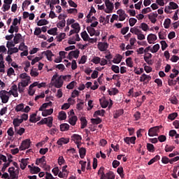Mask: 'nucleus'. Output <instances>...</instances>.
I'll list each match as a JSON object with an SVG mask.
<instances>
[{"instance_id": "ea45409f", "label": "nucleus", "mask_w": 179, "mask_h": 179, "mask_svg": "<svg viewBox=\"0 0 179 179\" xmlns=\"http://www.w3.org/2000/svg\"><path fill=\"white\" fill-rule=\"evenodd\" d=\"M66 36V34L65 33H60L59 34V36H57V41H58L59 43H61V41H62V40H64V38H65V37Z\"/></svg>"}, {"instance_id": "de8ad7c7", "label": "nucleus", "mask_w": 179, "mask_h": 179, "mask_svg": "<svg viewBox=\"0 0 179 179\" xmlns=\"http://www.w3.org/2000/svg\"><path fill=\"white\" fill-rule=\"evenodd\" d=\"M117 173L120 176L121 178H124L125 175L124 174V168L122 166L117 168Z\"/></svg>"}, {"instance_id": "6ab92c4d", "label": "nucleus", "mask_w": 179, "mask_h": 179, "mask_svg": "<svg viewBox=\"0 0 179 179\" xmlns=\"http://www.w3.org/2000/svg\"><path fill=\"white\" fill-rule=\"evenodd\" d=\"M54 113V109L50 108V109H45L42 112V115L43 117H48V115H51Z\"/></svg>"}, {"instance_id": "72a5a7b5", "label": "nucleus", "mask_w": 179, "mask_h": 179, "mask_svg": "<svg viewBox=\"0 0 179 179\" xmlns=\"http://www.w3.org/2000/svg\"><path fill=\"white\" fill-rule=\"evenodd\" d=\"M22 122H23V120L22 119H14L13 121V124L15 127V128H16V127H20V124H22Z\"/></svg>"}, {"instance_id": "49530a36", "label": "nucleus", "mask_w": 179, "mask_h": 179, "mask_svg": "<svg viewBox=\"0 0 179 179\" xmlns=\"http://www.w3.org/2000/svg\"><path fill=\"white\" fill-rule=\"evenodd\" d=\"M66 23V21H65V19L59 21L57 24V27H58V29H61L62 27H65V24Z\"/></svg>"}, {"instance_id": "6e6552de", "label": "nucleus", "mask_w": 179, "mask_h": 179, "mask_svg": "<svg viewBox=\"0 0 179 179\" xmlns=\"http://www.w3.org/2000/svg\"><path fill=\"white\" fill-rule=\"evenodd\" d=\"M98 48L99 51L101 52L107 51V48H108V44L107 42H99L98 43Z\"/></svg>"}, {"instance_id": "4468645a", "label": "nucleus", "mask_w": 179, "mask_h": 179, "mask_svg": "<svg viewBox=\"0 0 179 179\" xmlns=\"http://www.w3.org/2000/svg\"><path fill=\"white\" fill-rule=\"evenodd\" d=\"M57 143L59 146H62V145H66V143H69V138H61L57 141Z\"/></svg>"}, {"instance_id": "c756f323", "label": "nucleus", "mask_w": 179, "mask_h": 179, "mask_svg": "<svg viewBox=\"0 0 179 179\" xmlns=\"http://www.w3.org/2000/svg\"><path fill=\"white\" fill-rule=\"evenodd\" d=\"M24 108V103H20V104L16 106L15 110L17 113H19L20 111H22V113H23Z\"/></svg>"}, {"instance_id": "20e7f679", "label": "nucleus", "mask_w": 179, "mask_h": 179, "mask_svg": "<svg viewBox=\"0 0 179 179\" xmlns=\"http://www.w3.org/2000/svg\"><path fill=\"white\" fill-rule=\"evenodd\" d=\"M0 99L3 104H6L9 101V92L6 90L0 91Z\"/></svg>"}, {"instance_id": "37998d69", "label": "nucleus", "mask_w": 179, "mask_h": 179, "mask_svg": "<svg viewBox=\"0 0 179 179\" xmlns=\"http://www.w3.org/2000/svg\"><path fill=\"white\" fill-rule=\"evenodd\" d=\"M170 24H171V20H170V18H166L164 22V28L169 29L170 27Z\"/></svg>"}, {"instance_id": "79ce46f5", "label": "nucleus", "mask_w": 179, "mask_h": 179, "mask_svg": "<svg viewBox=\"0 0 179 179\" xmlns=\"http://www.w3.org/2000/svg\"><path fill=\"white\" fill-rule=\"evenodd\" d=\"M140 29H142V30L143 31H148V30H149V25H148V24L143 22L141 24V25L139 26Z\"/></svg>"}, {"instance_id": "4c0bfd02", "label": "nucleus", "mask_w": 179, "mask_h": 179, "mask_svg": "<svg viewBox=\"0 0 179 179\" xmlns=\"http://www.w3.org/2000/svg\"><path fill=\"white\" fill-rule=\"evenodd\" d=\"M71 27L72 29H73V30H76L78 33L79 31H80V25L78 22H76L71 24Z\"/></svg>"}, {"instance_id": "aec40b11", "label": "nucleus", "mask_w": 179, "mask_h": 179, "mask_svg": "<svg viewBox=\"0 0 179 179\" xmlns=\"http://www.w3.org/2000/svg\"><path fill=\"white\" fill-rule=\"evenodd\" d=\"M30 77H27V79L25 80H22L20 83V85L22 86V87H26L27 86H29V83H30Z\"/></svg>"}, {"instance_id": "bf43d9fd", "label": "nucleus", "mask_w": 179, "mask_h": 179, "mask_svg": "<svg viewBox=\"0 0 179 179\" xmlns=\"http://www.w3.org/2000/svg\"><path fill=\"white\" fill-rule=\"evenodd\" d=\"M137 22H138V20L136 19L130 18L129 20V26H131V27H134V26H135V24H136Z\"/></svg>"}, {"instance_id": "58836bf2", "label": "nucleus", "mask_w": 179, "mask_h": 179, "mask_svg": "<svg viewBox=\"0 0 179 179\" xmlns=\"http://www.w3.org/2000/svg\"><path fill=\"white\" fill-rule=\"evenodd\" d=\"M57 31H58V28L55 27V28H52V29H49L48 31V34H50L52 36H57Z\"/></svg>"}, {"instance_id": "e433bc0d", "label": "nucleus", "mask_w": 179, "mask_h": 179, "mask_svg": "<svg viewBox=\"0 0 179 179\" xmlns=\"http://www.w3.org/2000/svg\"><path fill=\"white\" fill-rule=\"evenodd\" d=\"M81 37L84 41H88L89 38H90L86 31H84L81 33Z\"/></svg>"}, {"instance_id": "5fc2aeb1", "label": "nucleus", "mask_w": 179, "mask_h": 179, "mask_svg": "<svg viewBox=\"0 0 179 179\" xmlns=\"http://www.w3.org/2000/svg\"><path fill=\"white\" fill-rule=\"evenodd\" d=\"M57 163H58L59 166H62V164H65L66 162H65V159H64L63 156L59 157V158L57 159Z\"/></svg>"}, {"instance_id": "dca6fc26", "label": "nucleus", "mask_w": 179, "mask_h": 179, "mask_svg": "<svg viewBox=\"0 0 179 179\" xmlns=\"http://www.w3.org/2000/svg\"><path fill=\"white\" fill-rule=\"evenodd\" d=\"M78 121V117L76 115L73 116H69V122L71 125L74 127V125H76V122Z\"/></svg>"}, {"instance_id": "0eeeda50", "label": "nucleus", "mask_w": 179, "mask_h": 179, "mask_svg": "<svg viewBox=\"0 0 179 179\" xmlns=\"http://www.w3.org/2000/svg\"><path fill=\"white\" fill-rule=\"evenodd\" d=\"M117 15H119V20L120 22H124L125 19L128 17V15L125 13V11L122 9H119L117 11Z\"/></svg>"}, {"instance_id": "bb28decb", "label": "nucleus", "mask_w": 179, "mask_h": 179, "mask_svg": "<svg viewBox=\"0 0 179 179\" xmlns=\"http://www.w3.org/2000/svg\"><path fill=\"white\" fill-rule=\"evenodd\" d=\"M27 160H29V159H21L20 169H22V170H24V169H26L27 166Z\"/></svg>"}, {"instance_id": "c03bdc74", "label": "nucleus", "mask_w": 179, "mask_h": 179, "mask_svg": "<svg viewBox=\"0 0 179 179\" xmlns=\"http://www.w3.org/2000/svg\"><path fill=\"white\" fill-rule=\"evenodd\" d=\"M80 157L83 159L86 156V149L85 148H81L79 149Z\"/></svg>"}, {"instance_id": "8fccbe9b", "label": "nucleus", "mask_w": 179, "mask_h": 179, "mask_svg": "<svg viewBox=\"0 0 179 179\" xmlns=\"http://www.w3.org/2000/svg\"><path fill=\"white\" fill-rule=\"evenodd\" d=\"M107 179H115V175L113 171H109L106 173Z\"/></svg>"}, {"instance_id": "4be33fe9", "label": "nucleus", "mask_w": 179, "mask_h": 179, "mask_svg": "<svg viewBox=\"0 0 179 179\" xmlns=\"http://www.w3.org/2000/svg\"><path fill=\"white\" fill-rule=\"evenodd\" d=\"M105 5L107 9H110V10H113L114 9V4L110 1V0H105Z\"/></svg>"}, {"instance_id": "c9c22d12", "label": "nucleus", "mask_w": 179, "mask_h": 179, "mask_svg": "<svg viewBox=\"0 0 179 179\" xmlns=\"http://www.w3.org/2000/svg\"><path fill=\"white\" fill-rule=\"evenodd\" d=\"M87 30L90 36H91V37H93V36H94V34H96V29H94V28H92V27H87Z\"/></svg>"}, {"instance_id": "09e8293b", "label": "nucleus", "mask_w": 179, "mask_h": 179, "mask_svg": "<svg viewBox=\"0 0 179 179\" xmlns=\"http://www.w3.org/2000/svg\"><path fill=\"white\" fill-rule=\"evenodd\" d=\"M178 117V113H173L169 115L168 119L171 120V121H173V120H176Z\"/></svg>"}, {"instance_id": "f8f14e48", "label": "nucleus", "mask_w": 179, "mask_h": 179, "mask_svg": "<svg viewBox=\"0 0 179 179\" xmlns=\"http://www.w3.org/2000/svg\"><path fill=\"white\" fill-rule=\"evenodd\" d=\"M147 40L149 44H152L154 41H156V40H157V36L154 34H150L147 37Z\"/></svg>"}, {"instance_id": "423d86ee", "label": "nucleus", "mask_w": 179, "mask_h": 179, "mask_svg": "<svg viewBox=\"0 0 179 179\" xmlns=\"http://www.w3.org/2000/svg\"><path fill=\"white\" fill-rule=\"evenodd\" d=\"M30 139H26L22 142L21 145L20 146V150H26V149H29L30 148Z\"/></svg>"}, {"instance_id": "1a4fd4ad", "label": "nucleus", "mask_w": 179, "mask_h": 179, "mask_svg": "<svg viewBox=\"0 0 179 179\" xmlns=\"http://www.w3.org/2000/svg\"><path fill=\"white\" fill-rule=\"evenodd\" d=\"M152 80V77L149 75L143 73L140 77V82H145V83H149V81Z\"/></svg>"}, {"instance_id": "ddd939ff", "label": "nucleus", "mask_w": 179, "mask_h": 179, "mask_svg": "<svg viewBox=\"0 0 179 179\" xmlns=\"http://www.w3.org/2000/svg\"><path fill=\"white\" fill-rule=\"evenodd\" d=\"M71 141H73L76 143H80V142H82V136L79 134H73L71 136Z\"/></svg>"}, {"instance_id": "2f4dec72", "label": "nucleus", "mask_w": 179, "mask_h": 179, "mask_svg": "<svg viewBox=\"0 0 179 179\" xmlns=\"http://www.w3.org/2000/svg\"><path fill=\"white\" fill-rule=\"evenodd\" d=\"M22 38V34H15V36L13 38V41L15 44H19V41H20Z\"/></svg>"}, {"instance_id": "a19ab883", "label": "nucleus", "mask_w": 179, "mask_h": 179, "mask_svg": "<svg viewBox=\"0 0 179 179\" xmlns=\"http://www.w3.org/2000/svg\"><path fill=\"white\" fill-rule=\"evenodd\" d=\"M18 50H20V51H24L26 50H29V47L24 44V42H22L20 44Z\"/></svg>"}, {"instance_id": "338daca9", "label": "nucleus", "mask_w": 179, "mask_h": 179, "mask_svg": "<svg viewBox=\"0 0 179 179\" xmlns=\"http://www.w3.org/2000/svg\"><path fill=\"white\" fill-rule=\"evenodd\" d=\"M10 9V4H6L4 3L3 5V12H6Z\"/></svg>"}, {"instance_id": "6e6d98bb", "label": "nucleus", "mask_w": 179, "mask_h": 179, "mask_svg": "<svg viewBox=\"0 0 179 179\" xmlns=\"http://www.w3.org/2000/svg\"><path fill=\"white\" fill-rule=\"evenodd\" d=\"M40 171H41V169L38 166H34L32 171H31V173L38 174V173H40Z\"/></svg>"}, {"instance_id": "f03ea898", "label": "nucleus", "mask_w": 179, "mask_h": 179, "mask_svg": "<svg viewBox=\"0 0 179 179\" xmlns=\"http://www.w3.org/2000/svg\"><path fill=\"white\" fill-rule=\"evenodd\" d=\"M52 121H54V118L52 117H48L42 119L39 122L37 123V125H47L49 128L52 127Z\"/></svg>"}, {"instance_id": "13d9d810", "label": "nucleus", "mask_w": 179, "mask_h": 179, "mask_svg": "<svg viewBox=\"0 0 179 179\" xmlns=\"http://www.w3.org/2000/svg\"><path fill=\"white\" fill-rule=\"evenodd\" d=\"M26 129L23 127H20V129H15V132L17 135L22 136V134H24Z\"/></svg>"}, {"instance_id": "a211bd4d", "label": "nucleus", "mask_w": 179, "mask_h": 179, "mask_svg": "<svg viewBox=\"0 0 179 179\" xmlns=\"http://www.w3.org/2000/svg\"><path fill=\"white\" fill-rule=\"evenodd\" d=\"M121 61H122V56L120 54H117L112 62H113V64H120Z\"/></svg>"}, {"instance_id": "a878e982", "label": "nucleus", "mask_w": 179, "mask_h": 179, "mask_svg": "<svg viewBox=\"0 0 179 179\" xmlns=\"http://www.w3.org/2000/svg\"><path fill=\"white\" fill-rule=\"evenodd\" d=\"M45 55L47 57L48 61H52V57H54V54L51 50H47L45 52Z\"/></svg>"}, {"instance_id": "4d7b16f0", "label": "nucleus", "mask_w": 179, "mask_h": 179, "mask_svg": "<svg viewBox=\"0 0 179 179\" xmlns=\"http://www.w3.org/2000/svg\"><path fill=\"white\" fill-rule=\"evenodd\" d=\"M147 150L148 152H155V145H153L152 143H147Z\"/></svg>"}, {"instance_id": "2eb2a0df", "label": "nucleus", "mask_w": 179, "mask_h": 179, "mask_svg": "<svg viewBox=\"0 0 179 179\" xmlns=\"http://www.w3.org/2000/svg\"><path fill=\"white\" fill-rule=\"evenodd\" d=\"M43 164V166H47V162L45 161V156H43L41 158H38L36 160V166H38V164Z\"/></svg>"}, {"instance_id": "cd10ccee", "label": "nucleus", "mask_w": 179, "mask_h": 179, "mask_svg": "<svg viewBox=\"0 0 179 179\" xmlns=\"http://www.w3.org/2000/svg\"><path fill=\"white\" fill-rule=\"evenodd\" d=\"M16 52H19V49L17 48H10L8 49L7 54L8 55H12Z\"/></svg>"}, {"instance_id": "39448f33", "label": "nucleus", "mask_w": 179, "mask_h": 179, "mask_svg": "<svg viewBox=\"0 0 179 179\" xmlns=\"http://www.w3.org/2000/svg\"><path fill=\"white\" fill-rule=\"evenodd\" d=\"M159 129H160L159 126L151 127L148 130V136H157V132H159Z\"/></svg>"}, {"instance_id": "680f3d73", "label": "nucleus", "mask_w": 179, "mask_h": 179, "mask_svg": "<svg viewBox=\"0 0 179 179\" xmlns=\"http://www.w3.org/2000/svg\"><path fill=\"white\" fill-rule=\"evenodd\" d=\"M111 69L115 73H120V66L112 65Z\"/></svg>"}, {"instance_id": "a18cd8bd", "label": "nucleus", "mask_w": 179, "mask_h": 179, "mask_svg": "<svg viewBox=\"0 0 179 179\" xmlns=\"http://www.w3.org/2000/svg\"><path fill=\"white\" fill-rule=\"evenodd\" d=\"M49 22L48 20L43 19V20H40L37 22V26H45V24H48Z\"/></svg>"}, {"instance_id": "864d4df0", "label": "nucleus", "mask_w": 179, "mask_h": 179, "mask_svg": "<svg viewBox=\"0 0 179 179\" xmlns=\"http://www.w3.org/2000/svg\"><path fill=\"white\" fill-rule=\"evenodd\" d=\"M31 3V1L29 0H24V1L22 3V10H24V8H27L29 5H30Z\"/></svg>"}, {"instance_id": "7ed1b4c3", "label": "nucleus", "mask_w": 179, "mask_h": 179, "mask_svg": "<svg viewBox=\"0 0 179 179\" xmlns=\"http://www.w3.org/2000/svg\"><path fill=\"white\" fill-rule=\"evenodd\" d=\"M8 173L10 174V179L19 178V169H15V167L12 166L8 169ZM8 178V179H10Z\"/></svg>"}, {"instance_id": "9b49d317", "label": "nucleus", "mask_w": 179, "mask_h": 179, "mask_svg": "<svg viewBox=\"0 0 179 179\" xmlns=\"http://www.w3.org/2000/svg\"><path fill=\"white\" fill-rule=\"evenodd\" d=\"M135 141H136V137H125L124 138V142L127 143V145H130V143H132L133 145H135Z\"/></svg>"}, {"instance_id": "69168bd1", "label": "nucleus", "mask_w": 179, "mask_h": 179, "mask_svg": "<svg viewBox=\"0 0 179 179\" xmlns=\"http://www.w3.org/2000/svg\"><path fill=\"white\" fill-rule=\"evenodd\" d=\"M16 45V43H15V41H8L6 44L7 48L9 50V48H11L10 47H15Z\"/></svg>"}, {"instance_id": "e2e57ef3", "label": "nucleus", "mask_w": 179, "mask_h": 179, "mask_svg": "<svg viewBox=\"0 0 179 179\" xmlns=\"http://www.w3.org/2000/svg\"><path fill=\"white\" fill-rule=\"evenodd\" d=\"M75 85H76V82L72 81L69 85H66V89L71 90V89H73L75 87Z\"/></svg>"}, {"instance_id": "f704fd0d", "label": "nucleus", "mask_w": 179, "mask_h": 179, "mask_svg": "<svg viewBox=\"0 0 179 179\" xmlns=\"http://www.w3.org/2000/svg\"><path fill=\"white\" fill-rule=\"evenodd\" d=\"M159 50H160V45L157 43L156 45H155L152 47V48L150 49V52H152V54H155V53L157 52V51H159Z\"/></svg>"}, {"instance_id": "412c9836", "label": "nucleus", "mask_w": 179, "mask_h": 179, "mask_svg": "<svg viewBox=\"0 0 179 179\" xmlns=\"http://www.w3.org/2000/svg\"><path fill=\"white\" fill-rule=\"evenodd\" d=\"M124 114V109H119L113 114V118L117 119Z\"/></svg>"}, {"instance_id": "c85d7f7f", "label": "nucleus", "mask_w": 179, "mask_h": 179, "mask_svg": "<svg viewBox=\"0 0 179 179\" xmlns=\"http://www.w3.org/2000/svg\"><path fill=\"white\" fill-rule=\"evenodd\" d=\"M126 65L129 66V68L134 67V62H132V57H128L126 59Z\"/></svg>"}, {"instance_id": "5701e85b", "label": "nucleus", "mask_w": 179, "mask_h": 179, "mask_svg": "<svg viewBox=\"0 0 179 179\" xmlns=\"http://www.w3.org/2000/svg\"><path fill=\"white\" fill-rule=\"evenodd\" d=\"M58 120H59L60 121L66 120V113H65V111H63V110L60 111L59 113Z\"/></svg>"}, {"instance_id": "603ef678", "label": "nucleus", "mask_w": 179, "mask_h": 179, "mask_svg": "<svg viewBox=\"0 0 179 179\" xmlns=\"http://www.w3.org/2000/svg\"><path fill=\"white\" fill-rule=\"evenodd\" d=\"M92 124H96V125L99 124H101V118L96 117V118H92L91 119Z\"/></svg>"}, {"instance_id": "9d476101", "label": "nucleus", "mask_w": 179, "mask_h": 179, "mask_svg": "<svg viewBox=\"0 0 179 179\" xmlns=\"http://www.w3.org/2000/svg\"><path fill=\"white\" fill-rule=\"evenodd\" d=\"M79 54H80V52L78 50L71 51L69 53V59H72V57H73L76 59L79 58Z\"/></svg>"}, {"instance_id": "f3484780", "label": "nucleus", "mask_w": 179, "mask_h": 179, "mask_svg": "<svg viewBox=\"0 0 179 179\" xmlns=\"http://www.w3.org/2000/svg\"><path fill=\"white\" fill-rule=\"evenodd\" d=\"M157 13H152L148 15V19L150 20L151 23H156V22H157Z\"/></svg>"}, {"instance_id": "473e14b6", "label": "nucleus", "mask_w": 179, "mask_h": 179, "mask_svg": "<svg viewBox=\"0 0 179 179\" xmlns=\"http://www.w3.org/2000/svg\"><path fill=\"white\" fill-rule=\"evenodd\" d=\"M37 113H32L29 116V122L36 123L37 122Z\"/></svg>"}, {"instance_id": "393cba45", "label": "nucleus", "mask_w": 179, "mask_h": 179, "mask_svg": "<svg viewBox=\"0 0 179 179\" xmlns=\"http://www.w3.org/2000/svg\"><path fill=\"white\" fill-rule=\"evenodd\" d=\"M60 131H62V132L69 131V125L67 123H63L60 124Z\"/></svg>"}, {"instance_id": "052dcab7", "label": "nucleus", "mask_w": 179, "mask_h": 179, "mask_svg": "<svg viewBox=\"0 0 179 179\" xmlns=\"http://www.w3.org/2000/svg\"><path fill=\"white\" fill-rule=\"evenodd\" d=\"M101 61V58H100L99 57H94L91 60V62H92L93 64H100Z\"/></svg>"}, {"instance_id": "f257e3e1", "label": "nucleus", "mask_w": 179, "mask_h": 179, "mask_svg": "<svg viewBox=\"0 0 179 179\" xmlns=\"http://www.w3.org/2000/svg\"><path fill=\"white\" fill-rule=\"evenodd\" d=\"M71 78V75L60 76L55 80L53 85L55 87H57V89H61V87L64 85V80H69Z\"/></svg>"}, {"instance_id": "7c9ffc66", "label": "nucleus", "mask_w": 179, "mask_h": 179, "mask_svg": "<svg viewBox=\"0 0 179 179\" xmlns=\"http://www.w3.org/2000/svg\"><path fill=\"white\" fill-rule=\"evenodd\" d=\"M157 160H160V156L159 155H156L154 158L151 159L150 162H148V166H152L153 163H156Z\"/></svg>"}, {"instance_id": "774afa93", "label": "nucleus", "mask_w": 179, "mask_h": 179, "mask_svg": "<svg viewBox=\"0 0 179 179\" xmlns=\"http://www.w3.org/2000/svg\"><path fill=\"white\" fill-rule=\"evenodd\" d=\"M34 36H40L41 34V28L40 27H36L35 29V31L34 32Z\"/></svg>"}, {"instance_id": "b1692460", "label": "nucleus", "mask_w": 179, "mask_h": 179, "mask_svg": "<svg viewBox=\"0 0 179 179\" xmlns=\"http://www.w3.org/2000/svg\"><path fill=\"white\" fill-rule=\"evenodd\" d=\"M80 122H81V129H85L87 125V120H86V117H80Z\"/></svg>"}, {"instance_id": "0e129e2a", "label": "nucleus", "mask_w": 179, "mask_h": 179, "mask_svg": "<svg viewBox=\"0 0 179 179\" xmlns=\"http://www.w3.org/2000/svg\"><path fill=\"white\" fill-rule=\"evenodd\" d=\"M169 6L171 9H178V5L173 1H171L169 3Z\"/></svg>"}, {"instance_id": "3c124183", "label": "nucleus", "mask_w": 179, "mask_h": 179, "mask_svg": "<svg viewBox=\"0 0 179 179\" xmlns=\"http://www.w3.org/2000/svg\"><path fill=\"white\" fill-rule=\"evenodd\" d=\"M30 75H31V76H32L34 78L38 76V72L37 71V69L33 68L31 70Z\"/></svg>"}]
</instances>
